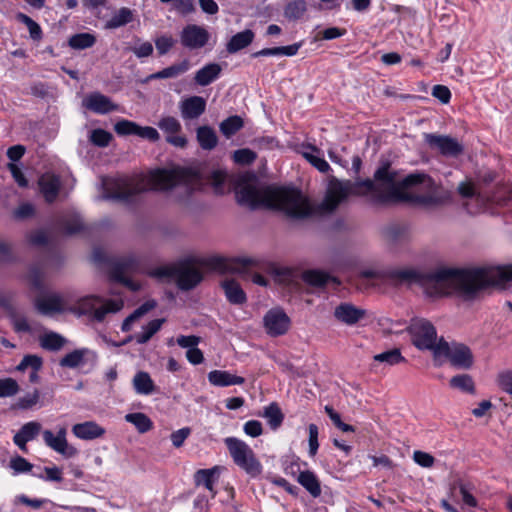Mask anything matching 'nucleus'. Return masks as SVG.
I'll use <instances>...</instances> for the list:
<instances>
[{"instance_id":"28","label":"nucleus","mask_w":512,"mask_h":512,"mask_svg":"<svg viewBox=\"0 0 512 512\" xmlns=\"http://www.w3.org/2000/svg\"><path fill=\"white\" fill-rule=\"evenodd\" d=\"M297 481L310 493L312 497L317 498L321 495L320 481L312 471H301L298 475Z\"/></svg>"},{"instance_id":"12","label":"nucleus","mask_w":512,"mask_h":512,"mask_svg":"<svg viewBox=\"0 0 512 512\" xmlns=\"http://www.w3.org/2000/svg\"><path fill=\"white\" fill-rule=\"evenodd\" d=\"M66 433V428L64 427L59 429L57 435H54L50 430H45L43 431V439L45 444L57 453L66 458H72L77 455L78 450L68 444Z\"/></svg>"},{"instance_id":"6","label":"nucleus","mask_w":512,"mask_h":512,"mask_svg":"<svg viewBox=\"0 0 512 512\" xmlns=\"http://www.w3.org/2000/svg\"><path fill=\"white\" fill-rule=\"evenodd\" d=\"M444 359L449 360L451 365L457 368L469 369L473 365V355L468 346L457 342L448 343L441 337L435 351V364L442 365Z\"/></svg>"},{"instance_id":"27","label":"nucleus","mask_w":512,"mask_h":512,"mask_svg":"<svg viewBox=\"0 0 512 512\" xmlns=\"http://www.w3.org/2000/svg\"><path fill=\"white\" fill-rule=\"evenodd\" d=\"M189 69V61L183 60L180 63L173 64L167 68H164L158 72L150 74L145 82L156 80V79H167V78H175L179 75L185 73Z\"/></svg>"},{"instance_id":"37","label":"nucleus","mask_w":512,"mask_h":512,"mask_svg":"<svg viewBox=\"0 0 512 512\" xmlns=\"http://www.w3.org/2000/svg\"><path fill=\"white\" fill-rule=\"evenodd\" d=\"M133 20V12L127 7H122L115 12L112 17L107 21L106 28L116 29L124 26Z\"/></svg>"},{"instance_id":"25","label":"nucleus","mask_w":512,"mask_h":512,"mask_svg":"<svg viewBox=\"0 0 512 512\" xmlns=\"http://www.w3.org/2000/svg\"><path fill=\"white\" fill-rule=\"evenodd\" d=\"M196 139L203 150H212L218 144V137L215 130L207 125L200 126L196 130Z\"/></svg>"},{"instance_id":"4","label":"nucleus","mask_w":512,"mask_h":512,"mask_svg":"<svg viewBox=\"0 0 512 512\" xmlns=\"http://www.w3.org/2000/svg\"><path fill=\"white\" fill-rule=\"evenodd\" d=\"M197 263L220 274L244 275L251 268L258 266V261L248 257L226 258L213 256L197 261L192 258L180 260L174 264L161 266L151 272V276L165 280L174 281L182 291L194 289L203 280V273L197 267Z\"/></svg>"},{"instance_id":"46","label":"nucleus","mask_w":512,"mask_h":512,"mask_svg":"<svg viewBox=\"0 0 512 512\" xmlns=\"http://www.w3.org/2000/svg\"><path fill=\"white\" fill-rule=\"evenodd\" d=\"M61 227L65 234L73 235L84 229L82 220L77 215H72L61 220Z\"/></svg>"},{"instance_id":"56","label":"nucleus","mask_w":512,"mask_h":512,"mask_svg":"<svg viewBox=\"0 0 512 512\" xmlns=\"http://www.w3.org/2000/svg\"><path fill=\"white\" fill-rule=\"evenodd\" d=\"M226 173L221 170L213 171L210 177L211 185L214 188L216 194L224 193V183L226 181Z\"/></svg>"},{"instance_id":"18","label":"nucleus","mask_w":512,"mask_h":512,"mask_svg":"<svg viewBox=\"0 0 512 512\" xmlns=\"http://www.w3.org/2000/svg\"><path fill=\"white\" fill-rule=\"evenodd\" d=\"M179 109L184 120L197 119L205 112L206 101L201 96H191L180 102Z\"/></svg>"},{"instance_id":"64","label":"nucleus","mask_w":512,"mask_h":512,"mask_svg":"<svg viewBox=\"0 0 512 512\" xmlns=\"http://www.w3.org/2000/svg\"><path fill=\"white\" fill-rule=\"evenodd\" d=\"M156 49L159 55L166 54L174 45L172 37L161 36L155 40Z\"/></svg>"},{"instance_id":"38","label":"nucleus","mask_w":512,"mask_h":512,"mask_svg":"<svg viewBox=\"0 0 512 512\" xmlns=\"http://www.w3.org/2000/svg\"><path fill=\"white\" fill-rule=\"evenodd\" d=\"M263 417L267 419L269 426L275 430L279 428L283 422L284 415L277 403L273 402L265 407Z\"/></svg>"},{"instance_id":"54","label":"nucleus","mask_w":512,"mask_h":512,"mask_svg":"<svg viewBox=\"0 0 512 512\" xmlns=\"http://www.w3.org/2000/svg\"><path fill=\"white\" fill-rule=\"evenodd\" d=\"M255 152L248 148L238 149L233 153V160L237 164L249 165L256 159Z\"/></svg>"},{"instance_id":"21","label":"nucleus","mask_w":512,"mask_h":512,"mask_svg":"<svg viewBox=\"0 0 512 512\" xmlns=\"http://www.w3.org/2000/svg\"><path fill=\"white\" fill-rule=\"evenodd\" d=\"M209 382L218 387H226L231 385H242L245 379L241 376L231 374L225 370H213L208 373Z\"/></svg>"},{"instance_id":"44","label":"nucleus","mask_w":512,"mask_h":512,"mask_svg":"<svg viewBox=\"0 0 512 512\" xmlns=\"http://www.w3.org/2000/svg\"><path fill=\"white\" fill-rule=\"evenodd\" d=\"M17 20L26 25L32 40L40 41L42 39V29L40 25L37 22H35L31 17L27 16L26 14L19 13L17 15Z\"/></svg>"},{"instance_id":"13","label":"nucleus","mask_w":512,"mask_h":512,"mask_svg":"<svg viewBox=\"0 0 512 512\" xmlns=\"http://www.w3.org/2000/svg\"><path fill=\"white\" fill-rule=\"evenodd\" d=\"M425 140L431 148L438 149L444 156L457 157L463 152V146L450 136L426 134Z\"/></svg>"},{"instance_id":"1","label":"nucleus","mask_w":512,"mask_h":512,"mask_svg":"<svg viewBox=\"0 0 512 512\" xmlns=\"http://www.w3.org/2000/svg\"><path fill=\"white\" fill-rule=\"evenodd\" d=\"M404 182L405 177L401 178L389 161H381L374 172L373 179L352 182L331 176L325 197L318 210L333 212L350 195H369L370 200L375 204L405 202L409 185ZM235 193L240 205L251 209L264 207L281 211L292 220H305L317 212V208L296 188L256 187L250 183H243L236 187Z\"/></svg>"},{"instance_id":"51","label":"nucleus","mask_w":512,"mask_h":512,"mask_svg":"<svg viewBox=\"0 0 512 512\" xmlns=\"http://www.w3.org/2000/svg\"><path fill=\"white\" fill-rule=\"evenodd\" d=\"M19 392V385L13 378L0 379V398L12 397Z\"/></svg>"},{"instance_id":"42","label":"nucleus","mask_w":512,"mask_h":512,"mask_svg":"<svg viewBox=\"0 0 512 512\" xmlns=\"http://www.w3.org/2000/svg\"><path fill=\"white\" fill-rule=\"evenodd\" d=\"M307 10V4L304 0L290 1L284 10V15L289 20H297L301 18Z\"/></svg>"},{"instance_id":"29","label":"nucleus","mask_w":512,"mask_h":512,"mask_svg":"<svg viewBox=\"0 0 512 512\" xmlns=\"http://www.w3.org/2000/svg\"><path fill=\"white\" fill-rule=\"evenodd\" d=\"M221 70V66L217 63L207 64L196 72L194 80L200 86H207L218 78Z\"/></svg>"},{"instance_id":"53","label":"nucleus","mask_w":512,"mask_h":512,"mask_svg":"<svg viewBox=\"0 0 512 512\" xmlns=\"http://www.w3.org/2000/svg\"><path fill=\"white\" fill-rule=\"evenodd\" d=\"M42 358L37 355H26L17 366L18 371H25L31 367L34 371H39L42 367Z\"/></svg>"},{"instance_id":"45","label":"nucleus","mask_w":512,"mask_h":512,"mask_svg":"<svg viewBox=\"0 0 512 512\" xmlns=\"http://www.w3.org/2000/svg\"><path fill=\"white\" fill-rule=\"evenodd\" d=\"M376 362L385 363L387 365H396L405 362V358L401 355L399 349L394 348L374 356Z\"/></svg>"},{"instance_id":"30","label":"nucleus","mask_w":512,"mask_h":512,"mask_svg":"<svg viewBox=\"0 0 512 512\" xmlns=\"http://www.w3.org/2000/svg\"><path fill=\"white\" fill-rule=\"evenodd\" d=\"M218 472V467H213L211 469H200L196 471L194 474V482L197 486L203 485L206 489H208L212 495L214 496L216 492L213 489V484L215 482V474Z\"/></svg>"},{"instance_id":"17","label":"nucleus","mask_w":512,"mask_h":512,"mask_svg":"<svg viewBox=\"0 0 512 512\" xmlns=\"http://www.w3.org/2000/svg\"><path fill=\"white\" fill-rule=\"evenodd\" d=\"M367 311L358 308L355 305L344 302L339 304L334 309V317L341 323L352 326L357 324L360 320L364 319Z\"/></svg>"},{"instance_id":"36","label":"nucleus","mask_w":512,"mask_h":512,"mask_svg":"<svg viewBox=\"0 0 512 512\" xmlns=\"http://www.w3.org/2000/svg\"><path fill=\"white\" fill-rule=\"evenodd\" d=\"M243 126V119L238 115H233L223 120L219 125V129L226 138H230L242 129Z\"/></svg>"},{"instance_id":"23","label":"nucleus","mask_w":512,"mask_h":512,"mask_svg":"<svg viewBox=\"0 0 512 512\" xmlns=\"http://www.w3.org/2000/svg\"><path fill=\"white\" fill-rule=\"evenodd\" d=\"M221 286L225 292L227 300L231 304L242 305L247 301L246 294L240 284L233 279L224 280Z\"/></svg>"},{"instance_id":"40","label":"nucleus","mask_w":512,"mask_h":512,"mask_svg":"<svg viewBox=\"0 0 512 512\" xmlns=\"http://www.w3.org/2000/svg\"><path fill=\"white\" fill-rule=\"evenodd\" d=\"M134 389L138 394H150L154 390V383L147 372H138L133 379Z\"/></svg>"},{"instance_id":"62","label":"nucleus","mask_w":512,"mask_h":512,"mask_svg":"<svg viewBox=\"0 0 512 512\" xmlns=\"http://www.w3.org/2000/svg\"><path fill=\"white\" fill-rule=\"evenodd\" d=\"M137 136H139L140 138H143V139H147L151 142H156L160 139V135H159L158 131L155 128L150 127V126L142 127L139 125Z\"/></svg>"},{"instance_id":"7","label":"nucleus","mask_w":512,"mask_h":512,"mask_svg":"<svg viewBox=\"0 0 512 512\" xmlns=\"http://www.w3.org/2000/svg\"><path fill=\"white\" fill-rule=\"evenodd\" d=\"M229 453L237 466L252 477L261 473V464L256 459L253 450L242 440L235 437L225 439Z\"/></svg>"},{"instance_id":"2","label":"nucleus","mask_w":512,"mask_h":512,"mask_svg":"<svg viewBox=\"0 0 512 512\" xmlns=\"http://www.w3.org/2000/svg\"><path fill=\"white\" fill-rule=\"evenodd\" d=\"M382 280L392 285H421L430 296L449 295L459 292L466 299L490 285L504 284L512 280V264L467 270L438 269L425 273L413 267H391L382 270Z\"/></svg>"},{"instance_id":"14","label":"nucleus","mask_w":512,"mask_h":512,"mask_svg":"<svg viewBox=\"0 0 512 512\" xmlns=\"http://www.w3.org/2000/svg\"><path fill=\"white\" fill-rule=\"evenodd\" d=\"M263 322L267 333L274 337L285 334L290 326V319L282 309L269 310Z\"/></svg>"},{"instance_id":"16","label":"nucleus","mask_w":512,"mask_h":512,"mask_svg":"<svg viewBox=\"0 0 512 512\" xmlns=\"http://www.w3.org/2000/svg\"><path fill=\"white\" fill-rule=\"evenodd\" d=\"M82 105L97 114H107L118 110V105L113 103L108 96L100 92H93L87 95L82 101Z\"/></svg>"},{"instance_id":"31","label":"nucleus","mask_w":512,"mask_h":512,"mask_svg":"<svg viewBox=\"0 0 512 512\" xmlns=\"http://www.w3.org/2000/svg\"><path fill=\"white\" fill-rule=\"evenodd\" d=\"M301 47V43H294L288 46L274 47V48H264L260 51H257L252 54V57H262V56H293L297 54L299 48Z\"/></svg>"},{"instance_id":"9","label":"nucleus","mask_w":512,"mask_h":512,"mask_svg":"<svg viewBox=\"0 0 512 512\" xmlns=\"http://www.w3.org/2000/svg\"><path fill=\"white\" fill-rule=\"evenodd\" d=\"M412 343L420 350H430L435 357L438 347L437 332L433 324L423 318H414L408 326Z\"/></svg>"},{"instance_id":"52","label":"nucleus","mask_w":512,"mask_h":512,"mask_svg":"<svg viewBox=\"0 0 512 512\" xmlns=\"http://www.w3.org/2000/svg\"><path fill=\"white\" fill-rule=\"evenodd\" d=\"M113 136L110 132L98 128L91 132L90 141L98 147H107Z\"/></svg>"},{"instance_id":"59","label":"nucleus","mask_w":512,"mask_h":512,"mask_svg":"<svg viewBox=\"0 0 512 512\" xmlns=\"http://www.w3.org/2000/svg\"><path fill=\"white\" fill-rule=\"evenodd\" d=\"M384 235L389 242L396 243L404 237L405 231L398 225H391L385 229Z\"/></svg>"},{"instance_id":"35","label":"nucleus","mask_w":512,"mask_h":512,"mask_svg":"<svg viewBox=\"0 0 512 512\" xmlns=\"http://www.w3.org/2000/svg\"><path fill=\"white\" fill-rule=\"evenodd\" d=\"M309 150H311V152H303L302 155L303 157L313 166L315 167L318 171L322 172V173H326L330 170V165L328 164V162L322 158V157H319L318 155H314L313 153H317L319 154L320 153V150L319 148H317L316 146L314 145H307L306 146Z\"/></svg>"},{"instance_id":"33","label":"nucleus","mask_w":512,"mask_h":512,"mask_svg":"<svg viewBox=\"0 0 512 512\" xmlns=\"http://www.w3.org/2000/svg\"><path fill=\"white\" fill-rule=\"evenodd\" d=\"M450 387L460 390L463 393L475 394V383L469 374H459L453 376L449 381Z\"/></svg>"},{"instance_id":"57","label":"nucleus","mask_w":512,"mask_h":512,"mask_svg":"<svg viewBox=\"0 0 512 512\" xmlns=\"http://www.w3.org/2000/svg\"><path fill=\"white\" fill-rule=\"evenodd\" d=\"M413 460L424 468H431L435 463V458L431 454L420 450L414 451Z\"/></svg>"},{"instance_id":"43","label":"nucleus","mask_w":512,"mask_h":512,"mask_svg":"<svg viewBox=\"0 0 512 512\" xmlns=\"http://www.w3.org/2000/svg\"><path fill=\"white\" fill-rule=\"evenodd\" d=\"M88 353L87 349H76L66 354L60 360L61 367L76 368L84 361V356Z\"/></svg>"},{"instance_id":"26","label":"nucleus","mask_w":512,"mask_h":512,"mask_svg":"<svg viewBox=\"0 0 512 512\" xmlns=\"http://www.w3.org/2000/svg\"><path fill=\"white\" fill-rule=\"evenodd\" d=\"M35 306L36 309L43 315L60 313L63 311L62 300L58 295L38 298L35 302Z\"/></svg>"},{"instance_id":"10","label":"nucleus","mask_w":512,"mask_h":512,"mask_svg":"<svg viewBox=\"0 0 512 512\" xmlns=\"http://www.w3.org/2000/svg\"><path fill=\"white\" fill-rule=\"evenodd\" d=\"M138 268V261L135 258L128 257L116 262L111 268L110 275L114 281L123 284L132 291H137L140 289V285L132 281L127 275L138 271Z\"/></svg>"},{"instance_id":"50","label":"nucleus","mask_w":512,"mask_h":512,"mask_svg":"<svg viewBox=\"0 0 512 512\" xmlns=\"http://www.w3.org/2000/svg\"><path fill=\"white\" fill-rule=\"evenodd\" d=\"M41 429L42 425L39 422L31 421L24 424L17 432V434L28 441H32L37 437Z\"/></svg>"},{"instance_id":"55","label":"nucleus","mask_w":512,"mask_h":512,"mask_svg":"<svg viewBox=\"0 0 512 512\" xmlns=\"http://www.w3.org/2000/svg\"><path fill=\"white\" fill-rule=\"evenodd\" d=\"M9 466L15 473L29 472L33 468V465L22 456L11 458Z\"/></svg>"},{"instance_id":"20","label":"nucleus","mask_w":512,"mask_h":512,"mask_svg":"<svg viewBox=\"0 0 512 512\" xmlns=\"http://www.w3.org/2000/svg\"><path fill=\"white\" fill-rule=\"evenodd\" d=\"M39 188L47 203H53L60 190V180L55 175H42L38 181Z\"/></svg>"},{"instance_id":"61","label":"nucleus","mask_w":512,"mask_h":512,"mask_svg":"<svg viewBox=\"0 0 512 512\" xmlns=\"http://www.w3.org/2000/svg\"><path fill=\"white\" fill-rule=\"evenodd\" d=\"M191 433V429L188 428V427H185V428H182V429H179L177 431H174L170 438H171V441H172V444L176 447V448H179L183 445L184 441L188 438V436L190 435Z\"/></svg>"},{"instance_id":"5","label":"nucleus","mask_w":512,"mask_h":512,"mask_svg":"<svg viewBox=\"0 0 512 512\" xmlns=\"http://www.w3.org/2000/svg\"><path fill=\"white\" fill-rule=\"evenodd\" d=\"M404 184L409 185L405 202L426 208L442 206L451 200V193L437 184L425 173H411L405 176Z\"/></svg>"},{"instance_id":"58","label":"nucleus","mask_w":512,"mask_h":512,"mask_svg":"<svg viewBox=\"0 0 512 512\" xmlns=\"http://www.w3.org/2000/svg\"><path fill=\"white\" fill-rule=\"evenodd\" d=\"M497 382L504 392L512 396V370L500 372L497 377Z\"/></svg>"},{"instance_id":"24","label":"nucleus","mask_w":512,"mask_h":512,"mask_svg":"<svg viewBox=\"0 0 512 512\" xmlns=\"http://www.w3.org/2000/svg\"><path fill=\"white\" fill-rule=\"evenodd\" d=\"M254 36V32L250 29L236 33L226 45L227 52L233 54L246 48L252 43Z\"/></svg>"},{"instance_id":"11","label":"nucleus","mask_w":512,"mask_h":512,"mask_svg":"<svg viewBox=\"0 0 512 512\" xmlns=\"http://www.w3.org/2000/svg\"><path fill=\"white\" fill-rule=\"evenodd\" d=\"M158 127L166 134V142L177 148H185L188 144L186 136L180 135L182 126L178 119L166 116L159 120Z\"/></svg>"},{"instance_id":"47","label":"nucleus","mask_w":512,"mask_h":512,"mask_svg":"<svg viewBox=\"0 0 512 512\" xmlns=\"http://www.w3.org/2000/svg\"><path fill=\"white\" fill-rule=\"evenodd\" d=\"M459 488L460 494L462 496V500L464 504L469 507H477L478 502L476 498L470 492V485L462 482L461 480H456L452 485L451 489Z\"/></svg>"},{"instance_id":"19","label":"nucleus","mask_w":512,"mask_h":512,"mask_svg":"<svg viewBox=\"0 0 512 512\" xmlns=\"http://www.w3.org/2000/svg\"><path fill=\"white\" fill-rule=\"evenodd\" d=\"M73 434L83 440H93L105 434V429L94 421H86L75 424L72 427Z\"/></svg>"},{"instance_id":"15","label":"nucleus","mask_w":512,"mask_h":512,"mask_svg":"<svg viewBox=\"0 0 512 512\" xmlns=\"http://www.w3.org/2000/svg\"><path fill=\"white\" fill-rule=\"evenodd\" d=\"M180 38L184 47L191 50L200 49L207 44L209 33L201 26L190 24L183 28Z\"/></svg>"},{"instance_id":"3","label":"nucleus","mask_w":512,"mask_h":512,"mask_svg":"<svg viewBox=\"0 0 512 512\" xmlns=\"http://www.w3.org/2000/svg\"><path fill=\"white\" fill-rule=\"evenodd\" d=\"M198 183L197 173L189 169H158L150 173L147 182L144 179L128 177L105 180L102 199L128 202L133 196L146 191L149 187L155 190H169L177 187L189 196Z\"/></svg>"},{"instance_id":"8","label":"nucleus","mask_w":512,"mask_h":512,"mask_svg":"<svg viewBox=\"0 0 512 512\" xmlns=\"http://www.w3.org/2000/svg\"><path fill=\"white\" fill-rule=\"evenodd\" d=\"M101 302H103L101 297L85 296L77 301L72 311L79 315L93 314L96 321L102 322L108 313L119 312L124 306L121 299H109L97 308L96 304Z\"/></svg>"},{"instance_id":"60","label":"nucleus","mask_w":512,"mask_h":512,"mask_svg":"<svg viewBox=\"0 0 512 512\" xmlns=\"http://www.w3.org/2000/svg\"><path fill=\"white\" fill-rule=\"evenodd\" d=\"M432 95L443 104H447L451 98L449 88L444 85H435L432 89Z\"/></svg>"},{"instance_id":"22","label":"nucleus","mask_w":512,"mask_h":512,"mask_svg":"<svg viewBox=\"0 0 512 512\" xmlns=\"http://www.w3.org/2000/svg\"><path fill=\"white\" fill-rule=\"evenodd\" d=\"M302 280L313 287H324L328 282H333L336 285L340 284V281L336 277L315 269L304 271L302 273Z\"/></svg>"},{"instance_id":"48","label":"nucleus","mask_w":512,"mask_h":512,"mask_svg":"<svg viewBox=\"0 0 512 512\" xmlns=\"http://www.w3.org/2000/svg\"><path fill=\"white\" fill-rule=\"evenodd\" d=\"M40 398V393L37 389L33 393H28L23 397H20L15 404L12 405V409L28 410L34 407Z\"/></svg>"},{"instance_id":"63","label":"nucleus","mask_w":512,"mask_h":512,"mask_svg":"<svg viewBox=\"0 0 512 512\" xmlns=\"http://www.w3.org/2000/svg\"><path fill=\"white\" fill-rule=\"evenodd\" d=\"M43 277H44L43 276V272H42V270L39 267L33 266L30 269L28 278H29V281H30L31 285L35 289H41L42 288Z\"/></svg>"},{"instance_id":"32","label":"nucleus","mask_w":512,"mask_h":512,"mask_svg":"<svg viewBox=\"0 0 512 512\" xmlns=\"http://www.w3.org/2000/svg\"><path fill=\"white\" fill-rule=\"evenodd\" d=\"M125 420L135 426L136 430L144 434L153 428L152 420L142 412L129 413L125 415Z\"/></svg>"},{"instance_id":"41","label":"nucleus","mask_w":512,"mask_h":512,"mask_svg":"<svg viewBox=\"0 0 512 512\" xmlns=\"http://www.w3.org/2000/svg\"><path fill=\"white\" fill-rule=\"evenodd\" d=\"M65 341V338L60 334L49 332L40 338V345L46 350L58 351L64 346Z\"/></svg>"},{"instance_id":"49","label":"nucleus","mask_w":512,"mask_h":512,"mask_svg":"<svg viewBox=\"0 0 512 512\" xmlns=\"http://www.w3.org/2000/svg\"><path fill=\"white\" fill-rule=\"evenodd\" d=\"M138 127L136 122L122 119L114 125V131L119 136L137 135Z\"/></svg>"},{"instance_id":"39","label":"nucleus","mask_w":512,"mask_h":512,"mask_svg":"<svg viewBox=\"0 0 512 512\" xmlns=\"http://www.w3.org/2000/svg\"><path fill=\"white\" fill-rule=\"evenodd\" d=\"M165 319H154L143 327V331L135 335V340L138 344L147 343L161 328Z\"/></svg>"},{"instance_id":"34","label":"nucleus","mask_w":512,"mask_h":512,"mask_svg":"<svg viewBox=\"0 0 512 512\" xmlns=\"http://www.w3.org/2000/svg\"><path fill=\"white\" fill-rule=\"evenodd\" d=\"M96 43V37L88 32L77 33L68 39V45L74 50H84Z\"/></svg>"}]
</instances>
